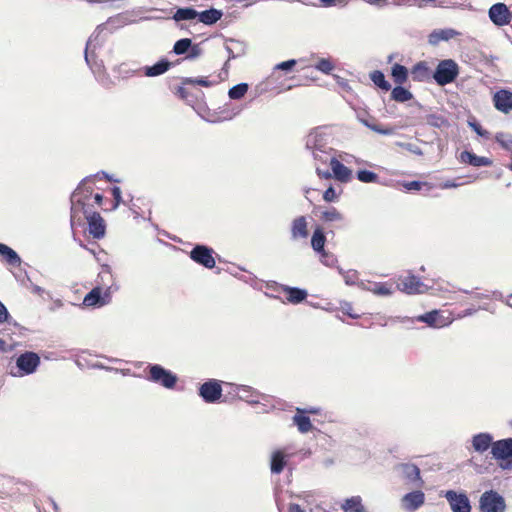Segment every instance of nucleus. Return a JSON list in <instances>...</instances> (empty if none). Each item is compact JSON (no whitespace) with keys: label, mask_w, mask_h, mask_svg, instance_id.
I'll use <instances>...</instances> for the list:
<instances>
[{"label":"nucleus","mask_w":512,"mask_h":512,"mask_svg":"<svg viewBox=\"0 0 512 512\" xmlns=\"http://www.w3.org/2000/svg\"><path fill=\"white\" fill-rule=\"evenodd\" d=\"M439 316V312L437 310H433L427 313H424L418 316L417 320L419 322L426 323L427 325L434 327L437 325V319Z\"/></svg>","instance_id":"c03bdc74"},{"label":"nucleus","mask_w":512,"mask_h":512,"mask_svg":"<svg viewBox=\"0 0 512 512\" xmlns=\"http://www.w3.org/2000/svg\"><path fill=\"white\" fill-rule=\"evenodd\" d=\"M458 33L453 29H440L434 30L429 35V43L431 45H437L441 41H448L454 38Z\"/></svg>","instance_id":"2f4dec72"},{"label":"nucleus","mask_w":512,"mask_h":512,"mask_svg":"<svg viewBox=\"0 0 512 512\" xmlns=\"http://www.w3.org/2000/svg\"><path fill=\"white\" fill-rule=\"evenodd\" d=\"M171 65L172 63L168 59L162 58L151 66L143 67L144 74L147 77L160 76L167 72L170 69Z\"/></svg>","instance_id":"b1692460"},{"label":"nucleus","mask_w":512,"mask_h":512,"mask_svg":"<svg viewBox=\"0 0 512 512\" xmlns=\"http://www.w3.org/2000/svg\"><path fill=\"white\" fill-rule=\"evenodd\" d=\"M198 17V11L193 7H181L177 8L172 16V19L176 22L190 21Z\"/></svg>","instance_id":"473e14b6"},{"label":"nucleus","mask_w":512,"mask_h":512,"mask_svg":"<svg viewBox=\"0 0 512 512\" xmlns=\"http://www.w3.org/2000/svg\"><path fill=\"white\" fill-rule=\"evenodd\" d=\"M296 64H297V60L296 59H289V60H286V61H283V62H280V63L276 64L273 69L274 70H280V71H283L285 73H289V72H291L294 69Z\"/></svg>","instance_id":"8fccbe9b"},{"label":"nucleus","mask_w":512,"mask_h":512,"mask_svg":"<svg viewBox=\"0 0 512 512\" xmlns=\"http://www.w3.org/2000/svg\"><path fill=\"white\" fill-rule=\"evenodd\" d=\"M203 53V50L201 49L199 44L191 43V48H189L187 55L185 56V59L187 60H195L199 58Z\"/></svg>","instance_id":"5fc2aeb1"},{"label":"nucleus","mask_w":512,"mask_h":512,"mask_svg":"<svg viewBox=\"0 0 512 512\" xmlns=\"http://www.w3.org/2000/svg\"><path fill=\"white\" fill-rule=\"evenodd\" d=\"M315 68L324 73V74H327L329 75L333 69H334V64L328 59V58H321L315 65Z\"/></svg>","instance_id":"de8ad7c7"},{"label":"nucleus","mask_w":512,"mask_h":512,"mask_svg":"<svg viewBox=\"0 0 512 512\" xmlns=\"http://www.w3.org/2000/svg\"><path fill=\"white\" fill-rule=\"evenodd\" d=\"M283 292L287 295V301L292 304L302 303L308 296V292L305 289L292 286H283Z\"/></svg>","instance_id":"393cba45"},{"label":"nucleus","mask_w":512,"mask_h":512,"mask_svg":"<svg viewBox=\"0 0 512 512\" xmlns=\"http://www.w3.org/2000/svg\"><path fill=\"white\" fill-rule=\"evenodd\" d=\"M316 173L320 178L323 179H330L333 176L332 171H330L328 168L321 169L319 166H316Z\"/></svg>","instance_id":"69168bd1"},{"label":"nucleus","mask_w":512,"mask_h":512,"mask_svg":"<svg viewBox=\"0 0 512 512\" xmlns=\"http://www.w3.org/2000/svg\"><path fill=\"white\" fill-rule=\"evenodd\" d=\"M112 287L109 286L103 290L100 286H96L89 291L84 299L83 304L87 307H103L111 302Z\"/></svg>","instance_id":"0eeeda50"},{"label":"nucleus","mask_w":512,"mask_h":512,"mask_svg":"<svg viewBox=\"0 0 512 512\" xmlns=\"http://www.w3.org/2000/svg\"><path fill=\"white\" fill-rule=\"evenodd\" d=\"M146 379L152 383L159 384L166 389H173L178 381V376L160 364H149Z\"/></svg>","instance_id":"20e7f679"},{"label":"nucleus","mask_w":512,"mask_h":512,"mask_svg":"<svg viewBox=\"0 0 512 512\" xmlns=\"http://www.w3.org/2000/svg\"><path fill=\"white\" fill-rule=\"evenodd\" d=\"M10 314L6 306L0 301V324L8 322Z\"/></svg>","instance_id":"0e129e2a"},{"label":"nucleus","mask_w":512,"mask_h":512,"mask_svg":"<svg viewBox=\"0 0 512 512\" xmlns=\"http://www.w3.org/2000/svg\"><path fill=\"white\" fill-rule=\"evenodd\" d=\"M112 33V30L109 28V22L102 23L96 27L94 32L91 34L89 39L87 40L85 51H84V59L86 64L95 72L94 66L91 63V57L94 55V50L101 46L107 36Z\"/></svg>","instance_id":"7ed1b4c3"},{"label":"nucleus","mask_w":512,"mask_h":512,"mask_svg":"<svg viewBox=\"0 0 512 512\" xmlns=\"http://www.w3.org/2000/svg\"><path fill=\"white\" fill-rule=\"evenodd\" d=\"M177 93H178V95H179L182 99H187V94H188V93H187V90H186L184 87L180 86V87L178 88V90H177Z\"/></svg>","instance_id":"774afa93"},{"label":"nucleus","mask_w":512,"mask_h":512,"mask_svg":"<svg viewBox=\"0 0 512 512\" xmlns=\"http://www.w3.org/2000/svg\"><path fill=\"white\" fill-rule=\"evenodd\" d=\"M423 183L420 181H410L403 184L404 188L408 191H419Z\"/></svg>","instance_id":"680f3d73"},{"label":"nucleus","mask_w":512,"mask_h":512,"mask_svg":"<svg viewBox=\"0 0 512 512\" xmlns=\"http://www.w3.org/2000/svg\"><path fill=\"white\" fill-rule=\"evenodd\" d=\"M408 69L399 63H395L391 67V76L396 84L402 85L408 79Z\"/></svg>","instance_id":"f704fd0d"},{"label":"nucleus","mask_w":512,"mask_h":512,"mask_svg":"<svg viewBox=\"0 0 512 512\" xmlns=\"http://www.w3.org/2000/svg\"><path fill=\"white\" fill-rule=\"evenodd\" d=\"M288 455L283 449L272 452L270 457V470L272 474H280L287 465Z\"/></svg>","instance_id":"aec40b11"},{"label":"nucleus","mask_w":512,"mask_h":512,"mask_svg":"<svg viewBox=\"0 0 512 512\" xmlns=\"http://www.w3.org/2000/svg\"><path fill=\"white\" fill-rule=\"evenodd\" d=\"M411 76L414 81L423 82L432 77V72L425 61H420L412 67Z\"/></svg>","instance_id":"bb28decb"},{"label":"nucleus","mask_w":512,"mask_h":512,"mask_svg":"<svg viewBox=\"0 0 512 512\" xmlns=\"http://www.w3.org/2000/svg\"><path fill=\"white\" fill-rule=\"evenodd\" d=\"M331 171L333 173V177L342 182L346 183L351 179L352 171L348 167H346L343 163H341L337 158L332 157L330 161Z\"/></svg>","instance_id":"6ab92c4d"},{"label":"nucleus","mask_w":512,"mask_h":512,"mask_svg":"<svg viewBox=\"0 0 512 512\" xmlns=\"http://www.w3.org/2000/svg\"><path fill=\"white\" fill-rule=\"evenodd\" d=\"M183 85H200L204 87H209L211 85V82L208 81L206 78L198 77V78H192V77H185L182 79Z\"/></svg>","instance_id":"3c124183"},{"label":"nucleus","mask_w":512,"mask_h":512,"mask_svg":"<svg viewBox=\"0 0 512 512\" xmlns=\"http://www.w3.org/2000/svg\"><path fill=\"white\" fill-rule=\"evenodd\" d=\"M333 149L331 147H328V149H323L320 151H315L312 154L313 159L315 161L321 162L323 164H326L328 161H331Z\"/></svg>","instance_id":"a18cd8bd"},{"label":"nucleus","mask_w":512,"mask_h":512,"mask_svg":"<svg viewBox=\"0 0 512 512\" xmlns=\"http://www.w3.org/2000/svg\"><path fill=\"white\" fill-rule=\"evenodd\" d=\"M460 160L461 162L474 167H487L492 165L491 159L484 156H478L475 153L467 150L461 152Z\"/></svg>","instance_id":"4be33fe9"},{"label":"nucleus","mask_w":512,"mask_h":512,"mask_svg":"<svg viewBox=\"0 0 512 512\" xmlns=\"http://www.w3.org/2000/svg\"><path fill=\"white\" fill-rule=\"evenodd\" d=\"M357 179L362 183H377L379 176L370 170L361 169L356 173Z\"/></svg>","instance_id":"a19ab883"},{"label":"nucleus","mask_w":512,"mask_h":512,"mask_svg":"<svg viewBox=\"0 0 512 512\" xmlns=\"http://www.w3.org/2000/svg\"><path fill=\"white\" fill-rule=\"evenodd\" d=\"M494 107L502 112L509 113L512 111V91L508 89H500L493 95Z\"/></svg>","instance_id":"dca6fc26"},{"label":"nucleus","mask_w":512,"mask_h":512,"mask_svg":"<svg viewBox=\"0 0 512 512\" xmlns=\"http://www.w3.org/2000/svg\"><path fill=\"white\" fill-rule=\"evenodd\" d=\"M88 181H85L83 184H82V189L78 195L77 198H82L83 199V202H85L87 199H89V197L92 195V188L91 187H86V183ZM86 205V203H84Z\"/></svg>","instance_id":"052dcab7"},{"label":"nucleus","mask_w":512,"mask_h":512,"mask_svg":"<svg viewBox=\"0 0 512 512\" xmlns=\"http://www.w3.org/2000/svg\"><path fill=\"white\" fill-rule=\"evenodd\" d=\"M40 356L33 351H25L16 358L17 373H12L13 376L22 377L35 373L40 366Z\"/></svg>","instance_id":"39448f33"},{"label":"nucleus","mask_w":512,"mask_h":512,"mask_svg":"<svg viewBox=\"0 0 512 512\" xmlns=\"http://www.w3.org/2000/svg\"><path fill=\"white\" fill-rule=\"evenodd\" d=\"M425 503V494L421 490L406 493L401 498V507L406 512H415Z\"/></svg>","instance_id":"4468645a"},{"label":"nucleus","mask_w":512,"mask_h":512,"mask_svg":"<svg viewBox=\"0 0 512 512\" xmlns=\"http://www.w3.org/2000/svg\"><path fill=\"white\" fill-rule=\"evenodd\" d=\"M324 7H345L347 5V0H319Z\"/></svg>","instance_id":"13d9d810"},{"label":"nucleus","mask_w":512,"mask_h":512,"mask_svg":"<svg viewBox=\"0 0 512 512\" xmlns=\"http://www.w3.org/2000/svg\"><path fill=\"white\" fill-rule=\"evenodd\" d=\"M92 177L88 180V181H91L93 180L94 178H99V177H103L104 179H106L107 181L109 182H119L118 179H115L112 175L108 174L107 172L105 171H99L97 172L96 174L94 175H91Z\"/></svg>","instance_id":"e2e57ef3"},{"label":"nucleus","mask_w":512,"mask_h":512,"mask_svg":"<svg viewBox=\"0 0 512 512\" xmlns=\"http://www.w3.org/2000/svg\"><path fill=\"white\" fill-rule=\"evenodd\" d=\"M459 65L453 59L440 60L432 72V78L438 86H446L453 83L459 76Z\"/></svg>","instance_id":"f03ea898"},{"label":"nucleus","mask_w":512,"mask_h":512,"mask_svg":"<svg viewBox=\"0 0 512 512\" xmlns=\"http://www.w3.org/2000/svg\"><path fill=\"white\" fill-rule=\"evenodd\" d=\"M309 235L308 223L305 216L295 218L291 223V238L293 240L305 239Z\"/></svg>","instance_id":"412c9836"},{"label":"nucleus","mask_w":512,"mask_h":512,"mask_svg":"<svg viewBox=\"0 0 512 512\" xmlns=\"http://www.w3.org/2000/svg\"><path fill=\"white\" fill-rule=\"evenodd\" d=\"M337 197V193L332 186L328 187L323 194V199L326 202H334L337 199Z\"/></svg>","instance_id":"bf43d9fd"},{"label":"nucleus","mask_w":512,"mask_h":512,"mask_svg":"<svg viewBox=\"0 0 512 512\" xmlns=\"http://www.w3.org/2000/svg\"><path fill=\"white\" fill-rule=\"evenodd\" d=\"M397 470L402 477L411 484L421 486L423 481L420 475V469L413 463H402L397 466Z\"/></svg>","instance_id":"f3484780"},{"label":"nucleus","mask_w":512,"mask_h":512,"mask_svg":"<svg viewBox=\"0 0 512 512\" xmlns=\"http://www.w3.org/2000/svg\"><path fill=\"white\" fill-rule=\"evenodd\" d=\"M491 454L496 460L512 459V438L494 441Z\"/></svg>","instance_id":"2eb2a0df"},{"label":"nucleus","mask_w":512,"mask_h":512,"mask_svg":"<svg viewBox=\"0 0 512 512\" xmlns=\"http://www.w3.org/2000/svg\"><path fill=\"white\" fill-rule=\"evenodd\" d=\"M471 443L474 451L482 454L486 452L489 448L492 449L494 441L492 434L488 432H481L473 435Z\"/></svg>","instance_id":"a211bd4d"},{"label":"nucleus","mask_w":512,"mask_h":512,"mask_svg":"<svg viewBox=\"0 0 512 512\" xmlns=\"http://www.w3.org/2000/svg\"><path fill=\"white\" fill-rule=\"evenodd\" d=\"M92 176L85 177L74 190L71 195V225L75 223V219L78 213H83L88 222L89 233L95 239H101L105 235L106 227L103 218L98 212H91L84 204L82 198H77L81 189L82 184L88 181Z\"/></svg>","instance_id":"f257e3e1"},{"label":"nucleus","mask_w":512,"mask_h":512,"mask_svg":"<svg viewBox=\"0 0 512 512\" xmlns=\"http://www.w3.org/2000/svg\"><path fill=\"white\" fill-rule=\"evenodd\" d=\"M330 135L321 127L315 128L305 137V148L311 153L328 149Z\"/></svg>","instance_id":"6e6552de"},{"label":"nucleus","mask_w":512,"mask_h":512,"mask_svg":"<svg viewBox=\"0 0 512 512\" xmlns=\"http://www.w3.org/2000/svg\"><path fill=\"white\" fill-rule=\"evenodd\" d=\"M358 121L363 124L365 127L369 128L370 130L381 134L385 136H389L394 134V128L393 127H382L380 124L376 122L374 118L371 120L369 118L363 117L360 114L357 115Z\"/></svg>","instance_id":"a878e982"},{"label":"nucleus","mask_w":512,"mask_h":512,"mask_svg":"<svg viewBox=\"0 0 512 512\" xmlns=\"http://www.w3.org/2000/svg\"><path fill=\"white\" fill-rule=\"evenodd\" d=\"M288 512H305L300 505L296 503H290L288 506Z\"/></svg>","instance_id":"338daca9"},{"label":"nucleus","mask_w":512,"mask_h":512,"mask_svg":"<svg viewBox=\"0 0 512 512\" xmlns=\"http://www.w3.org/2000/svg\"><path fill=\"white\" fill-rule=\"evenodd\" d=\"M371 81L383 91H389L391 84L386 80L385 75L380 70H375L370 73Z\"/></svg>","instance_id":"4c0bfd02"},{"label":"nucleus","mask_w":512,"mask_h":512,"mask_svg":"<svg viewBox=\"0 0 512 512\" xmlns=\"http://www.w3.org/2000/svg\"><path fill=\"white\" fill-rule=\"evenodd\" d=\"M248 84L247 83H239L231 87L228 91V96L232 100H239L245 96V94L248 91Z\"/></svg>","instance_id":"58836bf2"},{"label":"nucleus","mask_w":512,"mask_h":512,"mask_svg":"<svg viewBox=\"0 0 512 512\" xmlns=\"http://www.w3.org/2000/svg\"><path fill=\"white\" fill-rule=\"evenodd\" d=\"M303 410L297 409V414L293 417L294 424L301 433H307L312 429V423L308 416L303 414Z\"/></svg>","instance_id":"72a5a7b5"},{"label":"nucleus","mask_w":512,"mask_h":512,"mask_svg":"<svg viewBox=\"0 0 512 512\" xmlns=\"http://www.w3.org/2000/svg\"><path fill=\"white\" fill-rule=\"evenodd\" d=\"M427 124L435 128H445L449 126L447 119L441 115L430 114L427 116Z\"/></svg>","instance_id":"79ce46f5"},{"label":"nucleus","mask_w":512,"mask_h":512,"mask_svg":"<svg viewBox=\"0 0 512 512\" xmlns=\"http://www.w3.org/2000/svg\"><path fill=\"white\" fill-rule=\"evenodd\" d=\"M326 235L321 227H316L311 237V247L315 253L325 251Z\"/></svg>","instance_id":"c756f323"},{"label":"nucleus","mask_w":512,"mask_h":512,"mask_svg":"<svg viewBox=\"0 0 512 512\" xmlns=\"http://www.w3.org/2000/svg\"><path fill=\"white\" fill-rule=\"evenodd\" d=\"M111 191L114 198L113 209H117L120 203L123 201L121 189L118 186H114Z\"/></svg>","instance_id":"4d7b16f0"},{"label":"nucleus","mask_w":512,"mask_h":512,"mask_svg":"<svg viewBox=\"0 0 512 512\" xmlns=\"http://www.w3.org/2000/svg\"><path fill=\"white\" fill-rule=\"evenodd\" d=\"M191 43L190 38H181L174 43L172 52L176 55H187Z\"/></svg>","instance_id":"ea45409f"},{"label":"nucleus","mask_w":512,"mask_h":512,"mask_svg":"<svg viewBox=\"0 0 512 512\" xmlns=\"http://www.w3.org/2000/svg\"><path fill=\"white\" fill-rule=\"evenodd\" d=\"M495 139L504 149H509L512 145V135L509 133H497Z\"/></svg>","instance_id":"603ef678"},{"label":"nucleus","mask_w":512,"mask_h":512,"mask_svg":"<svg viewBox=\"0 0 512 512\" xmlns=\"http://www.w3.org/2000/svg\"><path fill=\"white\" fill-rule=\"evenodd\" d=\"M199 396L205 403H216L222 396L221 382L216 379H209L200 385Z\"/></svg>","instance_id":"9b49d317"},{"label":"nucleus","mask_w":512,"mask_h":512,"mask_svg":"<svg viewBox=\"0 0 512 512\" xmlns=\"http://www.w3.org/2000/svg\"><path fill=\"white\" fill-rule=\"evenodd\" d=\"M481 512H505L506 503L504 498L496 491H485L479 500Z\"/></svg>","instance_id":"423d86ee"},{"label":"nucleus","mask_w":512,"mask_h":512,"mask_svg":"<svg viewBox=\"0 0 512 512\" xmlns=\"http://www.w3.org/2000/svg\"><path fill=\"white\" fill-rule=\"evenodd\" d=\"M398 287L407 294H419L428 290V286L424 284L419 277L409 274L399 279Z\"/></svg>","instance_id":"ddd939ff"},{"label":"nucleus","mask_w":512,"mask_h":512,"mask_svg":"<svg viewBox=\"0 0 512 512\" xmlns=\"http://www.w3.org/2000/svg\"><path fill=\"white\" fill-rule=\"evenodd\" d=\"M341 509L343 512H368L360 496L346 498L341 504Z\"/></svg>","instance_id":"c85d7f7f"},{"label":"nucleus","mask_w":512,"mask_h":512,"mask_svg":"<svg viewBox=\"0 0 512 512\" xmlns=\"http://www.w3.org/2000/svg\"><path fill=\"white\" fill-rule=\"evenodd\" d=\"M412 98L413 94L402 85L397 84V86L394 87L391 91V99L396 102L404 103L411 100Z\"/></svg>","instance_id":"e433bc0d"},{"label":"nucleus","mask_w":512,"mask_h":512,"mask_svg":"<svg viewBox=\"0 0 512 512\" xmlns=\"http://www.w3.org/2000/svg\"><path fill=\"white\" fill-rule=\"evenodd\" d=\"M396 145L398 147H401V148H403V149H405V150L415 154V155H418V156L423 155L422 149L418 145H416L414 143L396 142Z\"/></svg>","instance_id":"864d4df0"},{"label":"nucleus","mask_w":512,"mask_h":512,"mask_svg":"<svg viewBox=\"0 0 512 512\" xmlns=\"http://www.w3.org/2000/svg\"><path fill=\"white\" fill-rule=\"evenodd\" d=\"M0 255L11 266H19L21 264V258L18 253L8 245L0 242Z\"/></svg>","instance_id":"7c9ffc66"},{"label":"nucleus","mask_w":512,"mask_h":512,"mask_svg":"<svg viewBox=\"0 0 512 512\" xmlns=\"http://www.w3.org/2000/svg\"><path fill=\"white\" fill-rule=\"evenodd\" d=\"M235 391L238 393V397L241 400H245L251 403H258V399H251V397H258L259 393L254 390L252 387L247 385H234Z\"/></svg>","instance_id":"c9c22d12"},{"label":"nucleus","mask_w":512,"mask_h":512,"mask_svg":"<svg viewBox=\"0 0 512 512\" xmlns=\"http://www.w3.org/2000/svg\"><path fill=\"white\" fill-rule=\"evenodd\" d=\"M338 271L343 275L344 281L347 285H355L356 280L358 278V273L355 270L344 271L342 268L338 267Z\"/></svg>","instance_id":"09e8293b"},{"label":"nucleus","mask_w":512,"mask_h":512,"mask_svg":"<svg viewBox=\"0 0 512 512\" xmlns=\"http://www.w3.org/2000/svg\"><path fill=\"white\" fill-rule=\"evenodd\" d=\"M318 255L320 262L327 267H334L337 263V257L327 250L318 253Z\"/></svg>","instance_id":"49530a36"},{"label":"nucleus","mask_w":512,"mask_h":512,"mask_svg":"<svg viewBox=\"0 0 512 512\" xmlns=\"http://www.w3.org/2000/svg\"><path fill=\"white\" fill-rule=\"evenodd\" d=\"M322 219L326 222L342 221L344 216L334 207L322 212Z\"/></svg>","instance_id":"37998d69"},{"label":"nucleus","mask_w":512,"mask_h":512,"mask_svg":"<svg viewBox=\"0 0 512 512\" xmlns=\"http://www.w3.org/2000/svg\"><path fill=\"white\" fill-rule=\"evenodd\" d=\"M223 16V12L216 8H209L207 10L198 12V20L205 25H213L217 23Z\"/></svg>","instance_id":"cd10ccee"},{"label":"nucleus","mask_w":512,"mask_h":512,"mask_svg":"<svg viewBox=\"0 0 512 512\" xmlns=\"http://www.w3.org/2000/svg\"><path fill=\"white\" fill-rule=\"evenodd\" d=\"M468 125L472 128V130L480 137L488 138L489 132L482 128V126L476 121H469Z\"/></svg>","instance_id":"6e6d98bb"},{"label":"nucleus","mask_w":512,"mask_h":512,"mask_svg":"<svg viewBox=\"0 0 512 512\" xmlns=\"http://www.w3.org/2000/svg\"><path fill=\"white\" fill-rule=\"evenodd\" d=\"M442 493L452 512H471V503L466 493L455 490H447Z\"/></svg>","instance_id":"1a4fd4ad"},{"label":"nucleus","mask_w":512,"mask_h":512,"mask_svg":"<svg viewBox=\"0 0 512 512\" xmlns=\"http://www.w3.org/2000/svg\"><path fill=\"white\" fill-rule=\"evenodd\" d=\"M214 250L204 244H196L190 251V258L197 264L205 268L212 269L215 267V259L213 257Z\"/></svg>","instance_id":"9d476101"},{"label":"nucleus","mask_w":512,"mask_h":512,"mask_svg":"<svg viewBox=\"0 0 512 512\" xmlns=\"http://www.w3.org/2000/svg\"><path fill=\"white\" fill-rule=\"evenodd\" d=\"M488 17L494 25L502 27L510 24L512 12L505 3L498 2L489 8Z\"/></svg>","instance_id":"f8f14e48"},{"label":"nucleus","mask_w":512,"mask_h":512,"mask_svg":"<svg viewBox=\"0 0 512 512\" xmlns=\"http://www.w3.org/2000/svg\"><path fill=\"white\" fill-rule=\"evenodd\" d=\"M358 286L366 291H370L375 295L378 296H390L392 294L391 286L387 285L386 283L381 282H368L365 283L364 281H361L358 283Z\"/></svg>","instance_id":"5701e85b"}]
</instances>
